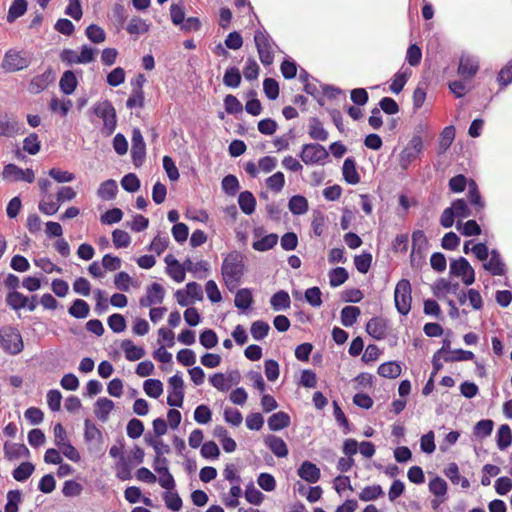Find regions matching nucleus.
<instances>
[{"instance_id":"obj_1","label":"nucleus","mask_w":512,"mask_h":512,"mask_svg":"<svg viewBox=\"0 0 512 512\" xmlns=\"http://www.w3.org/2000/svg\"><path fill=\"white\" fill-rule=\"evenodd\" d=\"M244 255L233 251L226 255V288L230 291L236 289L244 274Z\"/></svg>"},{"instance_id":"obj_2","label":"nucleus","mask_w":512,"mask_h":512,"mask_svg":"<svg viewBox=\"0 0 512 512\" xmlns=\"http://www.w3.org/2000/svg\"><path fill=\"white\" fill-rule=\"evenodd\" d=\"M92 109L93 113L103 121L101 133L104 136H111L117 127V114L113 104L109 100H104L96 103Z\"/></svg>"},{"instance_id":"obj_3","label":"nucleus","mask_w":512,"mask_h":512,"mask_svg":"<svg viewBox=\"0 0 512 512\" xmlns=\"http://www.w3.org/2000/svg\"><path fill=\"white\" fill-rule=\"evenodd\" d=\"M0 346L7 354L17 355L21 353L24 348V344L19 330L12 326L1 327Z\"/></svg>"},{"instance_id":"obj_4","label":"nucleus","mask_w":512,"mask_h":512,"mask_svg":"<svg viewBox=\"0 0 512 512\" xmlns=\"http://www.w3.org/2000/svg\"><path fill=\"white\" fill-rule=\"evenodd\" d=\"M472 215L471 209L468 207L464 199H456L451 206L444 209L440 216V224L444 228H450L454 224L455 218H468Z\"/></svg>"},{"instance_id":"obj_5","label":"nucleus","mask_w":512,"mask_h":512,"mask_svg":"<svg viewBox=\"0 0 512 512\" xmlns=\"http://www.w3.org/2000/svg\"><path fill=\"white\" fill-rule=\"evenodd\" d=\"M412 287L408 279H401L394 290V302L397 311L406 316L411 310Z\"/></svg>"},{"instance_id":"obj_6","label":"nucleus","mask_w":512,"mask_h":512,"mask_svg":"<svg viewBox=\"0 0 512 512\" xmlns=\"http://www.w3.org/2000/svg\"><path fill=\"white\" fill-rule=\"evenodd\" d=\"M424 145L422 137L413 135L411 140L399 154V165L402 170H407L410 164L415 161L423 152Z\"/></svg>"},{"instance_id":"obj_7","label":"nucleus","mask_w":512,"mask_h":512,"mask_svg":"<svg viewBox=\"0 0 512 512\" xmlns=\"http://www.w3.org/2000/svg\"><path fill=\"white\" fill-rule=\"evenodd\" d=\"M255 45L259 54V59L264 66H269L274 61L272 46L274 42L265 31H256L254 35Z\"/></svg>"},{"instance_id":"obj_8","label":"nucleus","mask_w":512,"mask_h":512,"mask_svg":"<svg viewBox=\"0 0 512 512\" xmlns=\"http://www.w3.org/2000/svg\"><path fill=\"white\" fill-rule=\"evenodd\" d=\"M30 65V59L22 51L15 49L8 50L2 60L1 67L8 73H14L27 68Z\"/></svg>"},{"instance_id":"obj_9","label":"nucleus","mask_w":512,"mask_h":512,"mask_svg":"<svg viewBox=\"0 0 512 512\" xmlns=\"http://www.w3.org/2000/svg\"><path fill=\"white\" fill-rule=\"evenodd\" d=\"M300 158L306 165L321 164L329 156L324 146L318 143H309L302 146Z\"/></svg>"},{"instance_id":"obj_10","label":"nucleus","mask_w":512,"mask_h":512,"mask_svg":"<svg viewBox=\"0 0 512 512\" xmlns=\"http://www.w3.org/2000/svg\"><path fill=\"white\" fill-rule=\"evenodd\" d=\"M450 274L461 277L465 285H472L475 281V271L464 257L452 260L450 263Z\"/></svg>"},{"instance_id":"obj_11","label":"nucleus","mask_w":512,"mask_h":512,"mask_svg":"<svg viewBox=\"0 0 512 512\" xmlns=\"http://www.w3.org/2000/svg\"><path fill=\"white\" fill-rule=\"evenodd\" d=\"M2 177L5 180L13 182L24 181L27 183H32L35 180V174L31 168L23 170L17 165L11 163L4 166Z\"/></svg>"},{"instance_id":"obj_12","label":"nucleus","mask_w":512,"mask_h":512,"mask_svg":"<svg viewBox=\"0 0 512 512\" xmlns=\"http://www.w3.org/2000/svg\"><path fill=\"white\" fill-rule=\"evenodd\" d=\"M165 297V289L159 283H152L147 287L146 295L139 299L141 307H151L153 305L161 304Z\"/></svg>"},{"instance_id":"obj_13","label":"nucleus","mask_w":512,"mask_h":512,"mask_svg":"<svg viewBox=\"0 0 512 512\" xmlns=\"http://www.w3.org/2000/svg\"><path fill=\"white\" fill-rule=\"evenodd\" d=\"M146 144L139 129H134L132 133L131 157L136 166L141 165L145 159Z\"/></svg>"},{"instance_id":"obj_14","label":"nucleus","mask_w":512,"mask_h":512,"mask_svg":"<svg viewBox=\"0 0 512 512\" xmlns=\"http://www.w3.org/2000/svg\"><path fill=\"white\" fill-rule=\"evenodd\" d=\"M54 77L51 69H47L41 75H37L32 78L29 83L28 90L32 94H39L53 82Z\"/></svg>"},{"instance_id":"obj_15","label":"nucleus","mask_w":512,"mask_h":512,"mask_svg":"<svg viewBox=\"0 0 512 512\" xmlns=\"http://www.w3.org/2000/svg\"><path fill=\"white\" fill-rule=\"evenodd\" d=\"M150 445L153 446L156 455L153 461V468L157 473L160 472H167L168 468V460L162 455V452L160 451V446H164V451L168 453L170 451V447L168 445H165L160 440H151Z\"/></svg>"},{"instance_id":"obj_16","label":"nucleus","mask_w":512,"mask_h":512,"mask_svg":"<svg viewBox=\"0 0 512 512\" xmlns=\"http://www.w3.org/2000/svg\"><path fill=\"white\" fill-rule=\"evenodd\" d=\"M366 331L376 340L384 339L387 334V321L381 317H374L367 322Z\"/></svg>"},{"instance_id":"obj_17","label":"nucleus","mask_w":512,"mask_h":512,"mask_svg":"<svg viewBox=\"0 0 512 512\" xmlns=\"http://www.w3.org/2000/svg\"><path fill=\"white\" fill-rule=\"evenodd\" d=\"M298 476L308 483H316L321 476L320 469L310 461H304L298 468Z\"/></svg>"},{"instance_id":"obj_18","label":"nucleus","mask_w":512,"mask_h":512,"mask_svg":"<svg viewBox=\"0 0 512 512\" xmlns=\"http://www.w3.org/2000/svg\"><path fill=\"white\" fill-rule=\"evenodd\" d=\"M264 443L278 458L288 455V447L282 438L270 434L264 438Z\"/></svg>"},{"instance_id":"obj_19","label":"nucleus","mask_w":512,"mask_h":512,"mask_svg":"<svg viewBox=\"0 0 512 512\" xmlns=\"http://www.w3.org/2000/svg\"><path fill=\"white\" fill-rule=\"evenodd\" d=\"M490 260L483 264L485 270H488L494 276H502L506 272L505 264L497 250H492Z\"/></svg>"},{"instance_id":"obj_20","label":"nucleus","mask_w":512,"mask_h":512,"mask_svg":"<svg viewBox=\"0 0 512 512\" xmlns=\"http://www.w3.org/2000/svg\"><path fill=\"white\" fill-rule=\"evenodd\" d=\"M5 458L9 461L17 460L22 457H29V449L21 443H9L4 444Z\"/></svg>"},{"instance_id":"obj_21","label":"nucleus","mask_w":512,"mask_h":512,"mask_svg":"<svg viewBox=\"0 0 512 512\" xmlns=\"http://www.w3.org/2000/svg\"><path fill=\"white\" fill-rule=\"evenodd\" d=\"M478 69L479 64L475 58L470 56H462L460 58L458 73L464 78H472L477 73Z\"/></svg>"},{"instance_id":"obj_22","label":"nucleus","mask_w":512,"mask_h":512,"mask_svg":"<svg viewBox=\"0 0 512 512\" xmlns=\"http://www.w3.org/2000/svg\"><path fill=\"white\" fill-rule=\"evenodd\" d=\"M165 262L167 263V273L168 275L176 282H183L186 276L185 268L182 264L179 263L178 260L174 259L172 255H167L165 257Z\"/></svg>"},{"instance_id":"obj_23","label":"nucleus","mask_w":512,"mask_h":512,"mask_svg":"<svg viewBox=\"0 0 512 512\" xmlns=\"http://www.w3.org/2000/svg\"><path fill=\"white\" fill-rule=\"evenodd\" d=\"M342 174L344 180L348 184H358L360 182V175L358 174L356 170V162L353 158L348 157L344 160L343 167H342Z\"/></svg>"},{"instance_id":"obj_24","label":"nucleus","mask_w":512,"mask_h":512,"mask_svg":"<svg viewBox=\"0 0 512 512\" xmlns=\"http://www.w3.org/2000/svg\"><path fill=\"white\" fill-rule=\"evenodd\" d=\"M20 125L16 120H11L7 115H0V137H13L20 134Z\"/></svg>"},{"instance_id":"obj_25","label":"nucleus","mask_w":512,"mask_h":512,"mask_svg":"<svg viewBox=\"0 0 512 512\" xmlns=\"http://www.w3.org/2000/svg\"><path fill=\"white\" fill-rule=\"evenodd\" d=\"M120 347L128 361H137L145 355L144 348L136 346L130 339L123 340Z\"/></svg>"},{"instance_id":"obj_26","label":"nucleus","mask_w":512,"mask_h":512,"mask_svg":"<svg viewBox=\"0 0 512 512\" xmlns=\"http://www.w3.org/2000/svg\"><path fill=\"white\" fill-rule=\"evenodd\" d=\"M467 199L469 203L475 207L477 213L484 209L485 202L481 197L477 183L473 179L468 182Z\"/></svg>"},{"instance_id":"obj_27","label":"nucleus","mask_w":512,"mask_h":512,"mask_svg":"<svg viewBox=\"0 0 512 512\" xmlns=\"http://www.w3.org/2000/svg\"><path fill=\"white\" fill-rule=\"evenodd\" d=\"M77 85L78 81L73 71L67 70L62 74L59 81V87L65 95L73 94Z\"/></svg>"},{"instance_id":"obj_28","label":"nucleus","mask_w":512,"mask_h":512,"mask_svg":"<svg viewBox=\"0 0 512 512\" xmlns=\"http://www.w3.org/2000/svg\"><path fill=\"white\" fill-rule=\"evenodd\" d=\"M429 242L422 230H416L412 233V252L411 257L415 254L422 255L428 248Z\"/></svg>"},{"instance_id":"obj_29","label":"nucleus","mask_w":512,"mask_h":512,"mask_svg":"<svg viewBox=\"0 0 512 512\" xmlns=\"http://www.w3.org/2000/svg\"><path fill=\"white\" fill-rule=\"evenodd\" d=\"M445 476L454 484H461V487L467 489L470 487V482L466 477L459 474V468L456 463H450L444 470Z\"/></svg>"},{"instance_id":"obj_30","label":"nucleus","mask_w":512,"mask_h":512,"mask_svg":"<svg viewBox=\"0 0 512 512\" xmlns=\"http://www.w3.org/2000/svg\"><path fill=\"white\" fill-rule=\"evenodd\" d=\"M290 425V417L287 413L279 411L268 418V427L271 431H279Z\"/></svg>"},{"instance_id":"obj_31","label":"nucleus","mask_w":512,"mask_h":512,"mask_svg":"<svg viewBox=\"0 0 512 512\" xmlns=\"http://www.w3.org/2000/svg\"><path fill=\"white\" fill-rule=\"evenodd\" d=\"M411 74L412 72L408 68L400 69L392 79L390 91L394 94H399L403 90Z\"/></svg>"},{"instance_id":"obj_32","label":"nucleus","mask_w":512,"mask_h":512,"mask_svg":"<svg viewBox=\"0 0 512 512\" xmlns=\"http://www.w3.org/2000/svg\"><path fill=\"white\" fill-rule=\"evenodd\" d=\"M95 406V415L102 422L107 421L109 414L114 409L113 401L106 397L99 398Z\"/></svg>"},{"instance_id":"obj_33","label":"nucleus","mask_w":512,"mask_h":512,"mask_svg":"<svg viewBox=\"0 0 512 512\" xmlns=\"http://www.w3.org/2000/svg\"><path fill=\"white\" fill-rule=\"evenodd\" d=\"M118 192V186L115 180L109 179L101 183L97 195L102 200H113Z\"/></svg>"},{"instance_id":"obj_34","label":"nucleus","mask_w":512,"mask_h":512,"mask_svg":"<svg viewBox=\"0 0 512 512\" xmlns=\"http://www.w3.org/2000/svg\"><path fill=\"white\" fill-rule=\"evenodd\" d=\"M238 204L244 214L251 215L255 211L256 199L250 191H243L238 196Z\"/></svg>"},{"instance_id":"obj_35","label":"nucleus","mask_w":512,"mask_h":512,"mask_svg":"<svg viewBox=\"0 0 512 512\" xmlns=\"http://www.w3.org/2000/svg\"><path fill=\"white\" fill-rule=\"evenodd\" d=\"M85 430H84V439L86 442H94L97 444H102L103 436L102 432L98 427L91 422L89 419H86L84 422Z\"/></svg>"},{"instance_id":"obj_36","label":"nucleus","mask_w":512,"mask_h":512,"mask_svg":"<svg viewBox=\"0 0 512 512\" xmlns=\"http://www.w3.org/2000/svg\"><path fill=\"white\" fill-rule=\"evenodd\" d=\"M309 135L314 140L326 141L328 139V132L316 117H312L309 121Z\"/></svg>"},{"instance_id":"obj_37","label":"nucleus","mask_w":512,"mask_h":512,"mask_svg":"<svg viewBox=\"0 0 512 512\" xmlns=\"http://www.w3.org/2000/svg\"><path fill=\"white\" fill-rule=\"evenodd\" d=\"M253 303L252 292L248 288L239 289L235 295L234 304L240 310H247Z\"/></svg>"},{"instance_id":"obj_38","label":"nucleus","mask_w":512,"mask_h":512,"mask_svg":"<svg viewBox=\"0 0 512 512\" xmlns=\"http://www.w3.org/2000/svg\"><path fill=\"white\" fill-rule=\"evenodd\" d=\"M455 139V128L454 126H446L440 134L438 153H445Z\"/></svg>"},{"instance_id":"obj_39","label":"nucleus","mask_w":512,"mask_h":512,"mask_svg":"<svg viewBox=\"0 0 512 512\" xmlns=\"http://www.w3.org/2000/svg\"><path fill=\"white\" fill-rule=\"evenodd\" d=\"M270 304L275 311L286 310L290 307L291 300L288 292L280 290L270 299Z\"/></svg>"},{"instance_id":"obj_40","label":"nucleus","mask_w":512,"mask_h":512,"mask_svg":"<svg viewBox=\"0 0 512 512\" xmlns=\"http://www.w3.org/2000/svg\"><path fill=\"white\" fill-rule=\"evenodd\" d=\"M361 311L357 306H345L341 310V323L345 327L353 326L357 318L359 317Z\"/></svg>"},{"instance_id":"obj_41","label":"nucleus","mask_w":512,"mask_h":512,"mask_svg":"<svg viewBox=\"0 0 512 512\" xmlns=\"http://www.w3.org/2000/svg\"><path fill=\"white\" fill-rule=\"evenodd\" d=\"M289 210L294 215H302L308 211V201L304 196L294 195L288 202Z\"/></svg>"},{"instance_id":"obj_42","label":"nucleus","mask_w":512,"mask_h":512,"mask_svg":"<svg viewBox=\"0 0 512 512\" xmlns=\"http://www.w3.org/2000/svg\"><path fill=\"white\" fill-rule=\"evenodd\" d=\"M27 11V1L26 0H14L9 7L7 14V22L12 23L17 18L24 15Z\"/></svg>"},{"instance_id":"obj_43","label":"nucleus","mask_w":512,"mask_h":512,"mask_svg":"<svg viewBox=\"0 0 512 512\" xmlns=\"http://www.w3.org/2000/svg\"><path fill=\"white\" fill-rule=\"evenodd\" d=\"M512 443V431L509 425L503 424L497 431V446L500 450H505Z\"/></svg>"},{"instance_id":"obj_44","label":"nucleus","mask_w":512,"mask_h":512,"mask_svg":"<svg viewBox=\"0 0 512 512\" xmlns=\"http://www.w3.org/2000/svg\"><path fill=\"white\" fill-rule=\"evenodd\" d=\"M278 242V235L275 233L268 234L261 239L254 241L252 247L256 251L264 252L272 249Z\"/></svg>"},{"instance_id":"obj_45","label":"nucleus","mask_w":512,"mask_h":512,"mask_svg":"<svg viewBox=\"0 0 512 512\" xmlns=\"http://www.w3.org/2000/svg\"><path fill=\"white\" fill-rule=\"evenodd\" d=\"M68 312L75 318L83 319L89 315L90 307L86 301L82 299H76L69 307Z\"/></svg>"},{"instance_id":"obj_46","label":"nucleus","mask_w":512,"mask_h":512,"mask_svg":"<svg viewBox=\"0 0 512 512\" xmlns=\"http://www.w3.org/2000/svg\"><path fill=\"white\" fill-rule=\"evenodd\" d=\"M459 283H451L450 281L440 278L433 285V293L439 297L442 292H449L456 294L459 290Z\"/></svg>"},{"instance_id":"obj_47","label":"nucleus","mask_w":512,"mask_h":512,"mask_svg":"<svg viewBox=\"0 0 512 512\" xmlns=\"http://www.w3.org/2000/svg\"><path fill=\"white\" fill-rule=\"evenodd\" d=\"M378 374L384 378H397L401 374V366L394 361L383 363L378 367Z\"/></svg>"},{"instance_id":"obj_48","label":"nucleus","mask_w":512,"mask_h":512,"mask_svg":"<svg viewBox=\"0 0 512 512\" xmlns=\"http://www.w3.org/2000/svg\"><path fill=\"white\" fill-rule=\"evenodd\" d=\"M269 331L270 325L263 320L254 321L250 328L252 338L256 341H261L267 337Z\"/></svg>"},{"instance_id":"obj_49","label":"nucleus","mask_w":512,"mask_h":512,"mask_svg":"<svg viewBox=\"0 0 512 512\" xmlns=\"http://www.w3.org/2000/svg\"><path fill=\"white\" fill-rule=\"evenodd\" d=\"M34 470L35 466L31 462H22L13 470L12 475L16 481L24 482L32 475Z\"/></svg>"},{"instance_id":"obj_50","label":"nucleus","mask_w":512,"mask_h":512,"mask_svg":"<svg viewBox=\"0 0 512 512\" xmlns=\"http://www.w3.org/2000/svg\"><path fill=\"white\" fill-rule=\"evenodd\" d=\"M143 389L151 398H159L163 393V384L158 379H147L144 381Z\"/></svg>"},{"instance_id":"obj_51","label":"nucleus","mask_w":512,"mask_h":512,"mask_svg":"<svg viewBox=\"0 0 512 512\" xmlns=\"http://www.w3.org/2000/svg\"><path fill=\"white\" fill-rule=\"evenodd\" d=\"M349 275L344 267H336L329 272V284L331 287H338L345 283Z\"/></svg>"},{"instance_id":"obj_52","label":"nucleus","mask_w":512,"mask_h":512,"mask_svg":"<svg viewBox=\"0 0 512 512\" xmlns=\"http://www.w3.org/2000/svg\"><path fill=\"white\" fill-rule=\"evenodd\" d=\"M494 427V422L491 419H483L476 423L473 433L478 438H486L491 435Z\"/></svg>"},{"instance_id":"obj_53","label":"nucleus","mask_w":512,"mask_h":512,"mask_svg":"<svg viewBox=\"0 0 512 512\" xmlns=\"http://www.w3.org/2000/svg\"><path fill=\"white\" fill-rule=\"evenodd\" d=\"M59 202L53 200L52 195H46L38 205L40 212L45 215H54L59 210Z\"/></svg>"},{"instance_id":"obj_54","label":"nucleus","mask_w":512,"mask_h":512,"mask_svg":"<svg viewBox=\"0 0 512 512\" xmlns=\"http://www.w3.org/2000/svg\"><path fill=\"white\" fill-rule=\"evenodd\" d=\"M41 149V142L36 133H30L23 140V150L30 155H36Z\"/></svg>"},{"instance_id":"obj_55","label":"nucleus","mask_w":512,"mask_h":512,"mask_svg":"<svg viewBox=\"0 0 512 512\" xmlns=\"http://www.w3.org/2000/svg\"><path fill=\"white\" fill-rule=\"evenodd\" d=\"M6 302L14 310H20L27 305V297L17 291H12L7 294Z\"/></svg>"},{"instance_id":"obj_56","label":"nucleus","mask_w":512,"mask_h":512,"mask_svg":"<svg viewBox=\"0 0 512 512\" xmlns=\"http://www.w3.org/2000/svg\"><path fill=\"white\" fill-rule=\"evenodd\" d=\"M384 495V491L380 485L366 486L359 493V498L362 501H372Z\"/></svg>"},{"instance_id":"obj_57","label":"nucleus","mask_w":512,"mask_h":512,"mask_svg":"<svg viewBox=\"0 0 512 512\" xmlns=\"http://www.w3.org/2000/svg\"><path fill=\"white\" fill-rule=\"evenodd\" d=\"M131 35H139L148 32L149 25L140 17H133L126 28Z\"/></svg>"},{"instance_id":"obj_58","label":"nucleus","mask_w":512,"mask_h":512,"mask_svg":"<svg viewBox=\"0 0 512 512\" xmlns=\"http://www.w3.org/2000/svg\"><path fill=\"white\" fill-rule=\"evenodd\" d=\"M72 107V101L70 99L60 100L57 97H53L50 100L49 108L52 112H59L62 116H66Z\"/></svg>"},{"instance_id":"obj_59","label":"nucleus","mask_w":512,"mask_h":512,"mask_svg":"<svg viewBox=\"0 0 512 512\" xmlns=\"http://www.w3.org/2000/svg\"><path fill=\"white\" fill-rule=\"evenodd\" d=\"M86 36L87 38L96 44H100L105 41L106 34L105 31L96 24H91L86 28Z\"/></svg>"},{"instance_id":"obj_60","label":"nucleus","mask_w":512,"mask_h":512,"mask_svg":"<svg viewBox=\"0 0 512 512\" xmlns=\"http://www.w3.org/2000/svg\"><path fill=\"white\" fill-rule=\"evenodd\" d=\"M474 358V354L471 351L456 349L450 354L444 355L443 360L446 363L457 362V361H468Z\"/></svg>"},{"instance_id":"obj_61","label":"nucleus","mask_w":512,"mask_h":512,"mask_svg":"<svg viewBox=\"0 0 512 512\" xmlns=\"http://www.w3.org/2000/svg\"><path fill=\"white\" fill-rule=\"evenodd\" d=\"M116 476L121 481L131 479V463L121 456L120 460L116 464Z\"/></svg>"},{"instance_id":"obj_62","label":"nucleus","mask_w":512,"mask_h":512,"mask_svg":"<svg viewBox=\"0 0 512 512\" xmlns=\"http://www.w3.org/2000/svg\"><path fill=\"white\" fill-rule=\"evenodd\" d=\"M266 185L270 190L279 193L285 185L284 174L280 171L274 173L266 179Z\"/></svg>"},{"instance_id":"obj_63","label":"nucleus","mask_w":512,"mask_h":512,"mask_svg":"<svg viewBox=\"0 0 512 512\" xmlns=\"http://www.w3.org/2000/svg\"><path fill=\"white\" fill-rule=\"evenodd\" d=\"M264 494L259 491L253 484L250 482L245 489V498L246 500L254 505H260L264 500Z\"/></svg>"},{"instance_id":"obj_64","label":"nucleus","mask_w":512,"mask_h":512,"mask_svg":"<svg viewBox=\"0 0 512 512\" xmlns=\"http://www.w3.org/2000/svg\"><path fill=\"white\" fill-rule=\"evenodd\" d=\"M371 263L372 255L368 252H364L361 255L354 257L355 267L362 274H366L369 271Z\"/></svg>"}]
</instances>
